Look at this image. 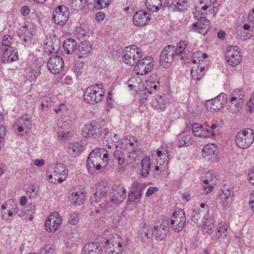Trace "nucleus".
Masks as SVG:
<instances>
[{
    "label": "nucleus",
    "mask_w": 254,
    "mask_h": 254,
    "mask_svg": "<svg viewBox=\"0 0 254 254\" xmlns=\"http://www.w3.org/2000/svg\"><path fill=\"white\" fill-rule=\"evenodd\" d=\"M103 143L111 149L116 146L115 143V140L112 138V133L111 132L107 133L105 134L103 139Z\"/></svg>",
    "instance_id": "a19ab883"
},
{
    "label": "nucleus",
    "mask_w": 254,
    "mask_h": 254,
    "mask_svg": "<svg viewBox=\"0 0 254 254\" xmlns=\"http://www.w3.org/2000/svg\"><path fill=\"white\" fill-rule=\"evenodd\" d=\"M150 159L149 157H145L141 162V176L146 178L149 174L150 169Z\"/></svg>",
    "instance_id": "72a5a7b5"
},
{
    "label": "nucleus",
    "mask_w": 254,
    "mask_h": 254,
    "mask_svg": "<svg viewBox=\"0 0 254 254\" xmlns=\"http://www.w3.org/2000/svg\"><path fill=\"white\" fill-rule=\"evenodd\" d=\"M175 56V47L172 45L166 46L160 54V65L164 67L169 66L173 62Z\"/></svg>",
    "instance_id": "ddd939ff"
},
{
    "label": "nucleus",
    "mask_w": 254,
    "mask_h": 254,
    "mask_svg": "<svg viewBox=\"0 0 254 254\" xmlns=\"http://www.w3.org/2000/svg\"><path fill=\"white\" fill-rule=\"evenodd\" d=\"M76 47V43L74 39L68 38L64 40V52L68 55L72 54Z\"/></svg>",
    "instance_id": "c9c22d12"
},
{
    "label": "nucleus",
    "mask_w": 254,
    "mask_h": 254,
    "mask_svg": "<svg viewBox=\"0 0 254 254\" xmlns=\"http://www.w3.org/2000/svg\"><path fill=\"white\" fill-rule=\"evenodd\" d=\"M82 131L85 137L96 140L101 136L102 129L100 125L94 123L85 125Z\"/></svg>",
    "instance_id": "9d476101"
},
{
    "label": "nucleus",
    "mask_w": 254,
    "mask_h": 254,
    "mask_svg": "<svg viewBox=\"0 0 254 254\" xmlns=\"http://www.w3.org/2000/svg\"><path fill=\"white\" fill-rule=\"evenodd\" d=\"M237 146L243 149L249 148L254 141V131L250 128H245L238 132L235 137Z\"/></svg>",
    "instance_id": "20e7f679"
},
{
    "label": "nucleus",
    "mask_w": 254,
    "mask_h": 254,
    "mask_svg": "<svg viewBox=\"0 0 254 254\" xmlns=\"http://www.w3.org/2000/svg\"><path fill=\"white\" fill-rule=\"evenodd\" d=\"M227 98L226 94L221 93L216 97L207 100L205 106L210 112H216L224 108L227 102Z\"/></svg>",
    "instance_id": "0eeeda50"
},
{
    "label": "nucleus",
    "mask_w": 254,
    "mask_h": 254,
    "mask_svg": "<svg viewBox=\"0 0 254 254\" xmlns=\"http://www.w3.org/2000/svg\"><path fill=\"white\" fill-rule=\"evenodd\" d=\"M63 6L60 5L55 8L53 12L52 18L55 22L58 25L64 24V12L63 11Z\"/></svg>",
    "instance_id": "cd10ccee"
},
{
    "label": "nucleus",
    "mask_w": 254,
    "mask_h": 254,
    "mask_svg": "<svg viewBox=\"0 0 254 254\" xmlns=\"http://www.w3.org/2000/svg\"><path fill=\"white\" fill-rule=\"evenodd\" d=\"M148 95H149L147 92L145 91V93H143L140 97L139 103L140 104H143L145 103L148 99Z\"/></svg>",
    "instance_id": "052dcab7"
},
{
    "label": "nucleus",
    "mask_w": 254,
    "mask_h": 254,
    "mask_svg": "<svg viewBox=\"0 0 254 254\" xmlns=\"http://www.w3.org/2000/svg\"><path fill=\"white\" fill-rule=\"evenodd\" d=\"M202 212L203 211L201 210H199L198 211L195 210H190V213L191 220L197 224L198 220L202 216V218H203V213Z\"/></svg>",
    "instance_id": "a18cd8bd"
},
{
    "label": "nucleus",
    "mask_w": 254,
    "mask_h": 254,
    "mask_svg": "<svg viewBox=\"0 0 254 254\" xmlns=\"http://www.w3.org/2000/svg\"><path fill=\"white\" fill-rule=\"evenodd\" d=\"M151 105L154 108L160 111H163L166 108V101L164 97L157 96L152 101Z\"/></svg>",
    "instance_id": "c85d7f7f"
},
{
    "label": "nucleus",
    "mask_w": 254,
    "mask_h": 254,
    "mask_svg": "<svg viewBox=\"0 0 254 254\" xmlns=\"http://www.w3.org/2000/svg\"><path fill=\"white\" fill-rule=\"evenodd\" d=\"M145 5L147 9L152 12L157 11L162 5L161 0H146Z\"/></svg>",
    "instance_id": "7c9ffc66"
},
{
    "label": "nucleus",
    "mask_w": 254,
    "mask_h": 254,
    "mask_svg": "<svg viewBox=\"0 0 254 254\" xmlns=\"http://www.w3.org/2000/svg\"><path fill=\"white\" fill-rule=\"evenodd\" d=\"M151 14L144 10L136 12L133 16V22L137 27H143L150 22Z\"/></svg>",
    "instance_id": "2eb2a0df"
},
{
    "label": "nucleus",
    "mask_w": 254,
    "mask_h": 254,
    "mask_svg": "<svg viewBox=\"0 0 254 254\" xmlns=\"http://www.w3.org/2000/svg\"><path fill=\"white\" fill-rule=\"evenodd\" d=\"M227 230V225L226 223L221 222L219 223L218 225V231L219 233H222L224 234V237L226 236V234L225 233L226 232Z\"/></svg>",
    "instance_id": "603ef678"
},
{
    "label": "nucleus",
    "mask_w": 254,
    "mask_h": 254,
    "mask_svg": "<svg viewBox=\"0 0 254 254\" xmlns=\"http://www.w3.org/2000/svg\"><path fill=\"white\" fill-rule=\"evenodd\" d=\"M47 66L51 73L54 74H59L64 68V60L62 58L56 55L50 59Z\"/></svg>",
    "instance_id": "4468645a"
},
{
    "label": "nucleus",
    "mask_w": 254,
    "mask_h": 254,
    "mask_svg": "<svg viewBox=\"0 0 254 254\" xmlns=\"http://www.w3.org/2000/svg\"><path fill=\"white\" fill-rule=\"evenodd\" d=\"M178 139L179 140L177 145L179 147L190 146L191 145L193 142L191 137L190 135H182V134H180L178 136Z\"/></svg>",
    "instance_id": "473e14b6"
},
{
    "label": "nucleus",
    "mask_w": 254,
    "mask_h": 254,
    "mask_svg": "<svg viewBox=\"0 0 254 254\" xmlns=\"http://www.w3.org/2000/svg\"><path fill=\"white\" fill-rule=\"evenodd\" d=\"M62 222V218L58 212L51 213L45 221V230L48 233H54L60 227Z\"/></svg>",
    "instance_id": "423d86ee"
},
{
    "label": "nucleus",
    "mask_w": 254,
    "mask_h": 254,
    "mask_svg": "<svg viewBox=\"0 0 254 254\" xmlns=\"http://www.w3.org/2000/svg\"><path fill=\"white\" fill-rule=\"evenodd\" d=\"M206 68L205 67L202 66H197L196 68L193 67L190 71L192 78L195 80L201 79L204 75V71Z\"/></svg>",
    "instance_id": "2f4dec72"
},
{
    "label": "nucleus",
    "mask_w": 254,
    "mask_h": 254,
    "mask_svg": "<svg viewBox=\"0 0 254 254\" xmlns=\"http://www.w3.org/2000/svg\"><path fill=\"white\" fill-rule=\"evenodd\" d=\"M159 190L157 187H151L148 189L147 192L145 193L146 197H149L152 195L154 193L157 191Z\"/></svg>",
    "instance_id": "6e6d98bb"
},
{
    "label": "nucleus",
    "mask_w": 254,
    "mask_h": 254,
    "mask_svg": "<svg viewBox=\"0 0 254 254\" xmlns=\"http://www.w3.org/2000/svg\"><path fill=\"white\" fill-rule=\"evenodd\" d=\"M53 175H49V180L52 183H53L54 184H56L57 183H62L63 182V179L62 178V177H58V179L55 178L54 180L53 179Z\"/></svg>",
    "instance_id": "69168bd1"
},
{
    "label": "nucleus",
    "mask_w": 254,
    "mask_h": 254,
    "mask_svg": "<svg viewBox=\"0 0 254 254\" xmlns=\"http://www.w3.org/2000/svg\"><path fill=\"white\" fill-rule=\"evenodd\" d=\"M14 43V39L12 36L6 34L3 36L1 42L2 47L3 48L12 47L11 45Z\"/></svg>",
    "instance_id": "c03bdc74"
},
{
    "label": "nucleus",
    "mask_w": 254,
    "mask_h": 254,
    "mask_svg": "<svg viewBox=\"0 0 254 254\" xmlns=\"http://www.w3.org/2000/svg\"><path fill=\"white\" fill-rule=\"evenodd\" d=\"M191 129L194 135L199 137H209V134H214L199 124L194 123L191 126Z\"/></svg>",
    "instance_id": "5701e85b"
},
{
    "label": "nucleus",
    "mask_w": 254,
    "mask_h": 254,
    "mask_svg": "<svg viewBox=\"0 0 254 254\" xmlns=\"http://www.w3.org/2000/svg\"><path fill=\"white\" fill-rule=\"evenodd\" d=\"M158 86L157 84H152L149 88H146L145 91L150 95L153 92H155Z\"/></svg>",
    "instance_id": "13d9d810"
},
{
    "label": "nucleus",
    "mask_w": 254,
    "mask_h": 254,
    "mask_svg": "<svg viewBox=\"0 0 254 254\" xmlns=\"http://www.w3.org/2000/svg\"><path fill=\"white\" fill-rule=\"evenodd\" d=\"M248 178L250 183L254 186V168H253L249 172Z\"/></svg>",
    "instance_id": "e2e57ef3"
},
{
    "label": "nucleus",
    "mask_w": 254,
    "mask_h": 254,
    "mask_svg": "<svg viewBox=\"0 0 254 254\" xmlns=\"http://www.w3.org/2000/svg\"><path fill=\"white\" fill-rule=\"evenodd\" d=\"M187 0H167V6L172 11H181L186 9Z\"/></svg>",
    "instance_id": "4be33fe9"
},
{
    "label": "nucleus",
    "mask_w": 254,
    "mask_h": 254,
    "mask_svg": "<svg viewBox=\"0 0 254 254\" xmlns=\"http://www.w3.org/2000/svg\"><path fill=\"white\" fill-rule=\"evenodd\" d=\"M140 154V150L135 149L132 150L128 155L129 158H132L133 159H136L137 156Z\"/></svg>",
    "instance_id": "4d7b16f0"
},
{
    "label": "nucleus",
    "mask_w": 254,
    "mask_h": 254,
    "mask_svg": "<svg viewBox=\"0 0 254 254\" xmlns=\"http://www.w3.org/2000/svg\"><path fill=\"white\" fill-rule=\"evenodd\" d=\"M122 238L118 235H111L106 239V254H121L122 253Z\"/></svg>",
    "instance_id": "39448f33"
},
{
    "label": "nucleus",
    "mask_w": 254,
    "mask_h": 254,
    "mask_svg": "<svg viewBox=\"0 0 254 254\" xmlns=\"http://www.w3.org/2000/svg\"><path fill=\"white\" fill-rule=\"evenodd\" d=\"M214 189L213 186V184H210L209 186H204V193L207 194H208L210 192L212 191Z\"/></svg>",
    "instance_id": "774afa93"
},
{
    "label": "nucleus",
    "mask_w": 254,
    "mask_h": 254,
    "mask_svg": "<svg viewBox=\"0 0 254 254\" xmlns=\"http://www.w3.org/2000/svg\"><path fill=\"white\" fill-rule=\"evenodd\" d=\"M91 46L90 43L88 41L83 42L81 45L79 46V51L81 56L86 55L90 53Z\"/></svg>",
    "instance_id": "37998d69"
},
{
    "label": "nucleus",
    "mask_w": 254,
    "mask_h": 254,
    "mask_svg": "<svg viewBox=\"0 0 254 254\" xmlns=\"http://www.w3.org/2000/svg\"><path fill=\"white\" fill-rule=\"evenodd\" d=\"M3 50L2 59L4 64L18 60V53L16 49L13 47L5 48Z\"/></svg>",
    "instance_id": "6ab92c4d"
},
{
    "label": "nucleus",
    "mask_w": 254,
    "mask_h": 254,
    "mask_svg": "<svg viewBox=\"0 0 254 254\" xmlns=\"http://www.w3.org/2000/svg\"><path fill=\"white\" fill-rule=\"evenodd\" d=\"M84 150V146L80 142H73L70 143L67 148L68 153L71 156H76L79 154Z\"/></svg>",
    "instance_id": "bb28decb"
},
{
    "label": "nucleus",
    "mask_w": 254,
    "mask_h": 254,
    "mask_svg": "<svg viewBox=\"0 0 254 254\" xmlns=\"http://www.w3.org/2000/svg\"><path fill=\"white\" fill-rule=\"evenodd\" d=\"M31 118L25 114L19 117L13 126L14 127H17L19 132H22L24 130V127L29 128L31 127Z\"/></svg>",
    "instance_id": "412c9836"
},
{
    "label": "nucleus",
    "mask_w": 254,
    "mask_h": 254,
    "mask_svg": "<svg viewBox=\"0 0 254 254\" xmlns=\"http://www.w3.org/2000/svg\"><path fill=\"white\" fill-rule=\"evenodd\" d=\"M6 133V130L5 127L3 125H0V141L1 140L3 139L5 136Z\"/></svg>",
    "instance_id": "0e129e2a"
},
{
    "label": "nucleus",
    "mask_w": 254,
    "mask_h": 254,
    "mask_svg": "<svg viewBox=\"0 0 254 254\" xmlns=\"http://www.w3.org/2000/svg\"><path fill=\"white\" fill-rule=\"evenodd\" d=\"M127 196L126 190L119 186L113 188L109 193L105 188L100 192L94 193L92 197L93 211L99 213L101 210L111 211L119 204L123 202Z\"/></svg>",
    "instance_id": "f257e3e1"
},
{
    "label": "nucleus",
    "mask_w": 254,
    "mask_h": 254,
    "mask_svg": "<svg viewBox=\"0 0 254 254\" xmlns=\"http://www.w3.org/2000/svg\"><path fill=\"white\" fill-rule=\"evenodd\" d=\"M222 193L220 195V202L223 207L227 209L230 207L232 201V191L229 189L222 190Z\"/></svg>",
    "instance_id": "b1692460"
},
{
    "label": "nucleus",
    "mask_w": 254,
    "mask_h": 254,
    "mask_svg": "<svg viewBox=\"0 0 254 254\" xmlns=\"http://www.w3.org/2000/svg\"><path fill=\"white\" fill-rule=\"evenodd\" d=\"M151 231V228L150 226L144 224L141 229L139 231L140 237L142 242H146V241L150 238L148 233Z\"/></svg>",
    "instance_id": "4c0bfd02"
},
{
    "label": "nucleus",
    "mask_w": 254,
    "mask_h": 254,
    "mask_svg": "<svg viewBox=\"0 0 254 254\" xmlns=\"http://www.w3.org/2000/svg\"><path fill=\"white\" fill-rule=\"evenodd\" d=\"M217 152V147L213 143L205 145L202 149V155L208 161L215 159Z\"/></svg>",
    "instance_id": "aec40b11"
},
{
    "label": "nucleus",
    "mask_w": 254,
    "mask_h": 254,
    "mask_svg": "<svg viewBox=\"0 0 254 254\" xmlns=\"http://www.w3.org/2000/svg\"><path fill=\"white\" fill-rule=\"evenodd\" d=\"M124 61L130 66L135 65L134 70L138 75H144L151 71L154 65L151 57L140 60L142 56L141 50L134 45L127 47L124 50Z\"/></svg>",
    "instance_id": "f03ea898"
},
{
    "label": "nucleus",
    "mask_w": 254,
    "mask_h": 254,
    "mask_svg": "<svg viewBox=\"0 0 254 254\" xmlns=\"http://www.w3.org/2000/svg\"><path fill=\"white\" fill-rule=\"evenodd\" d=\"M186 223V217L183 209L175 210L171 220L172 229L176 232H180L183 230Z\"/></svg>",
    "instance_id": "6e6552de"
},
{
    "label": "nucleus",
    "mask_w": 254,
    "mask_h": 254,
    "mask_svg": "<svg viewBox=\"0 0 254 254\" xmlns=\"http://www.w3.org/2000/svg\"><path fill=\"white\" fill-rule=\"evenodd\" d=\"M102 252L99 244L92 242L84 246L81 254H102Z\"/></svg>",
    "instance_id": "393cba45"
},
{
    "label": "nucleus",
    "mask_w": 254,
    "mask_h": 254,
    "mask_svg": "<svg viewBox=\"0 0 254 254\" xmlns=\"http://www.w3.org/2000/svg\"><path fill=\"white\" fill-rule=\"evenodd\" d=\"M188 44V42L186 41H181L178 43L176 48H175V55L176 56L181 55L186 49Z\"/></svg>",
    "instance_id": "49530a36"
},
{
    "label": "nucleus",
    "mask_w": 254,
    "mask_h": 254,
    "mask_svg": "<svg viewBox=\"0 0 254 254\" xmlns=\"http://www.w3.org/2000/svg\"><path fill=\"white\" fill-rule=\"evenodd\" d=\"M86 192L77 188H72L68 191V200L74 206H80L86 199Z\"/></svg>",
    "instance_id": "f8f14e48"
},
{
    "label": "nucleus",
    "mask_w": 254,
    "mask_h": 254,
    "mask_svg": "<svg viewBox=\"0 0 254 254\" xmlns=\"http://www.w3.org/2000/svg\"><path fill=\"white\" fill-rule=\"evenodd\" d=\"M228 64L233 67L238 65L241 62L242 56L240 49L237 46H229L225 54Z\"/></svg>",
    "instance_id": "1a4fd4ad"
},
{
    "label": "nucleus",
    "mask_w": 254,
    "mask_h": 254,
    "mask_svg": "<svg viewBox=\"0 0 254 254\" xmlns=\"http://www.w3.org/2000/svg\"><path fill=\"white\" fill-rule=\"evenodd\" d=\"M79 222L78 214L73 212L69 214L68 217V222L71 225H76Z\"/></svg>",
    "instance_id": "09e8293b"
},
{
    "label": "nucleus",
    "mask_w": 254,
    "mask_h": 254,
    "mask_svg": "<svg viewBox=\"0 0 254 254\" xmlns=\"http://www.w3.org/2000/svg\"><path fill=\"white\" fill-rule=\"evenodd\" d=\"M202 232L205 233H210L212 231V229L213 227V224L210 220H207V218L204 219V218H201Z\"/></svg>",
    "instance_id": "ea45409f"
},
{
    "label": "nucleus",
    "mask_w": 254,
    "mask_h": 254,
    "mask_svg": "<svg viewBox=\"0 0 254 254\" xmlns=\"http://www.w3.org/2000/svg\"><path fill=\"white\" fill-rule=\"evenodd\" d=\"M39 188L34 184L30 185L26 189V192L29 199L35 198L39 194Z\"/></svg>",
    "instance_id": "e433bc0d"
},
{
    "label": "nucleus",
    "mask_w": 254,
    "mask_h": 254,
    "mask_svg": "<svg viewBox=\"0 0 254 254\" xmlns=\"http://www.w3.org/2000/svg\"><path fill=\"white\" fill-rule=\"evenodd\" d=\"M92 4L94 7L100 9L107 7L109 3L104 0H94Z\"/></svg>",
    "instance_id": "de8ad7c7"
},
{
    "label": "nucleus",
    "mask_w": 254,
    "mask_h": 254,
    "mask_svg": "<svg viewBox=\"0 0 254 254\" xmlns=\"http://www.w3.org/2000/svg\"><path fill=\"white\" fill-rule=\"evenodd\" d=\"M200 206L201 208L203 209V210H202L203 213V218H204V219H206L208 217L209 207L204 203H201Z\"/></svg>",
    "instance_id": "5fc2aeb1"
},
{
    "label": "nucleus",
    "mask_w": 254,
    "mask_h": 254,
    "mask_svg": "<svg viewBox=\"0 0 254 254\" xmlns=\"http://www.w3.org/2000/svg\"><path fill=\"white\" fill-rule=\"evenodd\" d=\"M142 195L141 190H135L129 192L128 195V201L130 202H135V201H139L140 198Z\"/></svg>",
    "instance_id": "58836bf2"
},
{
    "label": "nucleus",
    "mask_w": 254,
    "mask_h": 254,
    "mask_svg": "<svg viewBox=\"0 0 254 254\" xmlns=\"http://www.w3.org/2000/svg\"><path fill=\"white\" fill-rule=\"evenodd\" d=\"M31 74L29 75V81L30 82H33V81H35L36 79H37V77L38 76V73H37L36 71H30Z\"/></svg>",
    "instance_id": "338daca9"
},
{
    "label": "nucleus",
    "mask_w": 254,
    "mask_h": 254,
    "mask_svg": "<svg viewBox=\"0 0 254 254\" xmlns=\"http://www.w3.org/2000/svg\"><path fill=\"white\" fill-rule=\"evenodd\" d=\"M40 254H55V251L50 245H46L41 250Z\"/></svg>",
    "instance_id": "8fccbe9b"
},
{
    "label": "nucleus",
    "mask_w": 254,
    "mask_h": 254,
    "mask_svg": "<svg viewBox=\"0 0 254 254\" xmlns=\"http://www.w3.org/2000/svg\"><path fill=\"white\" fill-rule=\"evenodd\" d=\"M36 26L33 23H28L23 26L19 31L18 35L24 42L30 41L35 33Z\"/></svg>",
    "instance_id": "dca6fc26"
},
{
    "label": "nucleus",
    "mask_w": 254,
    "mask_h": 254,
    "mask_svg": "<svg viewBox=\"0 0 254 254\" xmlns=\"http://www.w3.org/2000/svg\"><path fill=\"white\" fill-rule=\"evenodd\" d=\"M105 91L102 85L96 84L88 87L84 92L83 98L87 103L94 105L103 98Z\"/></svg>",
    "instance_id": "7ed1b4c3"
},
{
    "label": "nucleus",
    "mask_w": 254,
    "mask_h": 254,
    "mask_svg": "<svg viewBox=\"0 0 254 254\" xmlns=\"http://www.w3.org/2000/svg\"><path fill=\"white\" fill-rule=\"evenodd\" d=\"M101 150L102 149L96 148L89 154L86 161V165L89 171L94 169L95 165L100 163L102 161V154L100 152Z\"/></svg>",
    "instance_id": "f3484780"
},
{
    "label": "nucleus",
    "mask_w": 254,
    "mask_h": 254,
    "mask_svg": "<svg viewBox=\"0 0 254 254\" xmlns=\"http://www.w3.org/2000/svg\"><path fill=\"white\" fill-rule=\"evenodd\" d=\"M105 18V14L102 12H99L96 14L95 19L98 22H102Z\"/></svg>",
    "instance_id": "bf43d9fd"
},
{
    "label": "nucleus",
    "mask_w": 254,
    "mask_h": 254,
    "mask_svg": "<svg viewBox=\"0 0 254 254\" xmlns=\"http://www.w3.org/2000/svg\"><path fill=\"white\" fill-rule=\"evenodd\" d=\"M244 97V92L242 89L236 90L231 94L230 100V103L232 105L233 102H234L235 100H237L238 103H236V104L238 105H242L243 103Z\"/></svg>",
    "instance_id": "c756f323"
},
{
    "label": "nucleus",
    "mask_w": 254,
    "mask_h": 254,
    "mask_svg": "<svg viewBox=\"0 0 254 254\" xmlns=\"http://www.w3.org/2000/svg\"><path fill=\"white\" fill-rule=\"evenodd\" d=\"M66 116L64 115V118H67L66 120L64 121V123H66L67 125H69L70 123L72 122V120L73 119L74 114L72 111L67 110L66 111Z\"/></svg>",
    "instance_id": "3c124183"
},
{
    "label": "nucleus",
    "mask_w": 254,
    "mask_h": 254,
    "mask_svg": "<svg viewBox=\"0 0 254 254\" xmlns=\"http://www.w3.org/2000/svg\"><path fill=\"white\" fill-rule=\"evenodd\" d=\"M205 177L207 178V179L204 180L203 182L205 185H207L212 181V174L209 172H207L205 174Z\"/></svg>",
    "instance_id": "680f3d73"
},
{
    "label": "nucleus",
    "mask_w": 254,
    "mask_h": 254,
    "mask_svg": "<svg viewBox=\"0 0 254 254\" xmlns=\"http://www.w3.org/2000/svg\"><path fill=\"white\" fill-rule=\"evenodd\" d=\"M168 232V228L167 227L160 224L155 226L153 233L157 240L162 241L166 237Z\"/></svg>",
    "instance_id": "a878e982"
},
{
    "label": "nucleus",
    "mask_w": 254,
    "mask_h": 254,
    "mask_svg": "<svg viewBox=\"0 0 254 254\" xmlns=\"http://www.w3.org/2000/svg\"><path fill=\"white\" fill-rule=\"evenodd\" d=\"M246 109L250 113L254 110V102L253 99H250L247 103Z\"/></svg>",
    "instance_id": "864d4df0"
},
{
    "label": "nucleus",
    "mask_w": 254,
    "mask_h": 254,
    "mask_svg": "<svg viewBox=\"0 0 254 254\" xmlns=\"http://www.w3.org/2000/svg\"><path fill=\"white\" fill-rule=\"evenodd\" d=\"M43 50L47 54H52L56 50L55 46L51 38H47L44 41Z\"/></svg>",
    "instance_id": "f704fd0d"
},
{
    "label": "nucleus",
    "mask_w": 254,
    "mask_h": 254,
    "mask_svg": "<svg viewBox=\"0 0 254 254\" xmlns=\"http://www.w3.org/2000/svg\"><path fill=\"white\" fill-rule=\"evenodd\" d=\"M18 212L17 203L12 199H9L1 206V214L2 219L8 221Z\"/></svg>",
    "instance_id": "9b49d317"
},
{
    "label": "nucleus",
    "mask_w": 254,
    "mask_h": 254,
    "mask_svg": "<svg viewBox=\"0 0 254 254\" xmlns=\"http://www.w3.org/2000/svg\"><path fill=\"white\" fill-rule=\"evenodd\" d=\"M210 27L209 21L205 17H201L196 23H193L191 26L193 31H196L202 35H205Z\"/></svg>",
    "instance_id": "a211bd4d"
},
{
    "label": "nucleus",
    "mask_w": 254,
    "mask_h": 254,
    "mask_svg": "<svg viewBox=\"0 0 254 254\" xmlns=\"http://www.w3.org/2000/svg\"><path fill=\"white\" fill-rule=\"evenodd\" d=\"M64 126V121L62 118L58 120L57 127L55 128L57 133L58 135V137L59 140H63L64 139V128L63 127Z\"/></svg>",
    "instance_id": "79ce46f5"
}]
</instances>
